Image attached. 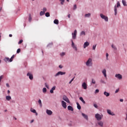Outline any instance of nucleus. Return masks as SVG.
Masks as SVG:
<instances>
[{
    "label": "nucleus",
    "mask_w": 127,
    "mask_h": 127,
    "mask_svg": "<svg viewBox=\"0 0 127 127\" xmlns=\"http://www.w3.org/2000/svg\"><path fill=\"white\" fill-rule=\"evenodd\" d=\"M72 35L73 39H76V37L77 36V32L72 33Z\"/></svg>",
    "instance_id": "f3484780"
},
{
    "label": "nucleus",
    "mask_w": 127,
    "mask_h": 127,
    "mask_svg": "<svg viewBox=\"0 0 127 127\" xmlns=\"http://www.w3.org/2000/svg\"><path fill=\"white\" fill-rule=\"evenodd\" d=\"M81 115H82V117H83V118L84 119H85V120H88V116L87 115H86L84 113H82Z\"/></svg>",
    "instance_id": "a211bd4d"
},
{
    "label": "nucleus",
    "mask_w": 127,
    "mask_h": 127,
    "mask_svg": "<svg viewBox=\"0 0 127 127\" xmlns=\"http://www.w3.org/2000/svg\"><path fill=\"white\" fill-rule=\"evenodd\" d=\"M9 37H12V34H9Z\"/></svg>",
    "instance_id": "bf43d9fd"
},
{
    "label": "nucleus",
    "mask_w": 127,
    "mask_h": 127,
    "mask_svg": "<svg viewBox=\"0 0 127 127\" xmlns=\"http://www.w3.org/2000/svg\"><path fill=\"white\" fill-rule=\"evenodd\" d=\"M122 3L124 6H127V2L125 0H122Z\"/></svg>",
    "instance_id": "b1692460"
},
{
    "label": "nucleus",
    "mask_w": 127,
    "mask_h": 127,
    "mask_svg": "<svg viewBox=\"0 0 127 127\" xmlns=\"http://www.w3.org/2000/svg\"><path fill=\"white\" fill-rule=\"evenodd\" d=\"M119 6H121V4L120 3V1H118L117 5L114 6L115 15L118 14V8H117V7H119Z\"/></svg>",
    "instance_id": "f257e3e1"
},
{
    "label": "nucleus",
    "mask_w": 127,
    "mask_h": 127,
    "mask_svg": "<svg viewBox=\"0 0 127 127\" xmlns=\"http://www.w3.org/2000/svg\"><path fill=\"white\" fill-rule=\"evenodd\" d=\"M20 53V49H18L17 50V53Z\"/></svg>",
    "instance_id": "79ce46f5"
},
{
    "label": "nucleus",
    "mask_w": 127,
    "mask_h": 127,
    "mask_svg": "<svg viewBox=\"0 0 127 127\" xmlns=\"http://www.w3.org/2000/svg\"><path fill=\"white\" fill-rule=\"evenodd\" d=\"M90 45V43L88 42H86L84 43L83 45V48H86V47H88Z\"/></svg>",
    "instance_id": "ddd939ff"
},
{
    "label": "nucleus",
    "mask_w": 127,
    "mask_h": 127,
    "mask_svg": "<svg viewBox=\"0 0 127 127\" xmlns=\"http://www.w3.org/2000/svg\"><path fill=\"white\" fill-rule=\"evenodd\" d=\"M59 68H60V69H62V68H63V66H62V65H60Z\"/></svg>",
    "instance_id": "603ef678"
},
{
    "label": "nucleus",
    "mask_w": 127,
    "mask_h": 127,
    "mask_svg": "<svg viewBox=\"0 0 127 127\" xmlns=\"http://www.w3.org/2000/svg\"><path fill=\"white\" fill-rule=\"evenodd\" d=\"M47 91V89H46V88H44L43 89V92L44 93H46Z\"/></svg>",
    "instance_id": "c9c22d12"
},
{
    "label": "nucleus",
    "mask_w": 127,
    "mask_h": 127,
    "mask_svg": "<svg viewBox=\"0 0 127 127\" xmlns=\"http://www.w3.org/2000/svg\"><path fill=\"white\" fill-rule=\"evenodd\" d=\"M99 89H96V90H95V94H97V93H99Z\"/></svg>",
    "instance_id": "37998d69"
},
{
    "label": "nucleus",
    "mask_w": 127,
    "mask_h": 127,
    "mask_svg": "<svg viewBox=\"0 0 127 127\" xmlns=\"http://www.w3.org/2000/svg\"><path fill=\"white\" fill-rule=\"evenodd\" d=\"M102 74L104 75L105 78H107V70L106 69H104L102 70Z\"/></svg>",
    "instance_id": "9d476101"
},
{
    "label": "nucleus",
    "mask_w": 127,
    "mask_h": 127,
    "mask_svg": "<svg viewBox=\"0 0 127 127\" xmlns=\"http://www.w3.org/2000/svg\"><path fill=\"white\" fill-rule=\"evenodd\" d=\"M120 91V89H117L116 91H115V93L117 94V93H119V91Z\"/></svg>",
    "instance_id": "49530a36"
},
{
    "label": "nucleus",
    "mask_w": 127,
    "mask_h": 127,
    "mask_svg": "<svg viewBox=\"0 0 127 127\" xmlns=\"http://www.w3.org/2000/svg\"><path fill=\"white\" fill-rule=\"evenodd\" d=\"M65 55V53H62L61 54V56H64Z\"/></svg>",
    "instance_id": "09e8293b"
},
{
    "label": "nucleus",
    "mask_w": 127,
    "mask_h": 127,
    "mask_svg": "<svg viewBox=\"0 0 127 127\" xmlns=\"http://www.w3.org/2000/svg\"><path fill=\"white\" fill-rule=\"evenodd\" d=\"M67 109L68 111H71V112H73V111H74V109L73 108V107L70 105L67 106Z\"/></svg>",
    "instance_id": "dca6fc26"
},
{
    "label": "nucleus",
    "mask_w": 127,
    "mask_h": 127,
    "mask_svg": "<svg viewBox=\"0 0 127 127\" xmlns=\"http://www.w3.org/2000/svg\"><path fill=\"white\" fill-rule=\"evenodd\" d=\"M46 113L47 114V115H48L49 116H51V115H52V114H53V112L52 111H51V110H46Z\"/></svg>",
    "instance_id": "f8f14e48"
},
{
    "label": "nucleus",
    "mask_w": 127,
    "mask_h": 127,
    "mask_svg": "<svg viewBox=\"0 0 127 127\" xmlns=\"http://www.w3.org/2000/svg\"><path fill=\"white\" fill-rule=\"evenodd\" d=\"M13 58H14V55H13L10 58V60H9V62H12V59H13Z\"/></svg>",
    "instance_id": "2f4dec72"
},
{
    "label": "nucleus",
    "mask_w": 127,
    "mask_h": 127,
    "mask_svg": "<svg viewBox=\"0 0 127 127\" xmlns=\"http://www.w3.org/2000/svg\"><path fill=\"white\" fill-rule=\"evenodd\" d=\"M71 83H72V81L70 80V81L69 82V84H71Z\"/></svg>",
    "instance_id": "0e129e2a"
},
{
    "label": "nucleus",
    "mask_w": 127,
    "mask_h": 127,
    "mask_svg": "<svg viewBox=\"0 0 127 127\" xmlns=\"http://www.w3.org/2000/svg\"><path fill=\"white\" fill-rule=\"evenodd\" d=\"M9 93H10V91L9 90L7 91V94H9Z\"/></svg>",
    "instance_id": "680f3d73"
},
{
    "label": "nucleus",
    "mask_w": 127,
    "mask_h": 127,
    "mask_svg": "<svg viewBox=\"0 0 127 127\" xmlns=\"http://www.w3.org/2000/svg\"><path fill=\"white\" fill-rule=\"evenodd\" d=\"M50 93H51V94H53V93H54V90H53L52 89H51V90H50Z\"/></svg>",
    "instance_id": "8fccbe9b"
},
{
    "label": "nucleus",
    "mask_w": 127,
    "mask_h": 127,
    "mask_svg": "<svg viewBox=\"0 0 127 127\" xmlns=\"http://www.w3.org/2000/svg\"><path fill=\"white\" fill-rule=\"evenodd\" d=\"M85 35V32H81L80 34V35Z\"/></svg>",
    "instance_id": "3c124183"
},
{
    "label": "nucleus",
    "mask_w": 127,
    "mask_h": 127,
    "mask_svg": "<svg viewBox=\"0 0 127 127\" xmlns=\"http://www.w3.org/2000/svg\"><path fill=\"white\" fill-rule=\"evenodd\" d=\"M100 16L102 19H104L105 21H109V18H108L107 16H105L103 14H100Z\"/></svg>",
    "instance_id": "20e7f679"
},
{
    "label": "nucleus",
    "mask_w": 127,
    "mask_h": 127,
    "mask_svg": "<svg viewBox=\"0 0 127 127\" xmlns=\"http://www.w3.org/2000/svg\"><path fill=\"white\" fill-rule=\"evenodd\" d=\"M116 78H118L119 80L123 79V76L121 74H117L115 75Z\"/></svg>",
    "instance_id": "6e6552de"
},
{
    "label": "nucleus",
    "mask_w": 127,
    "mask_h": 127,
    "mask_svg": "<svg viewBox=\"0 0 127 127\" xmlns=\"http://www.w3.org/2000/svg\"><path fill=\"white\" fill-rule=\"evenodd\" d=\"M61 1V4L63 5L64 4V2H65V0H60Z\"/></svg>",
    "instance_id": "72a5a7b5"
},
{
    "label": "nucleus",
    "mask_w": 127,
    "mask_h": 127,
    "mask_svg": "<svg viewBox=\"0 0 127 127\" xmlns=\"http://www.w3.org/2000/svg\"><path fill=\"white\" fill-rule=\"evenodd\" d=\"M45 87H46V88H47V89H49V86L47 84V83H45Z\"/></svg>",
    "instance_id": "58836bf2"
},
{
    "label": "nucleus",
    "mask_w": 127,
    "mask_h": 127,
    "mask_svg": "<svg viewBox=\"0 0 127 127\" xmlns=\"http://www.w3.org/2000/svg\"><path fill=\"white\" fill-rule=\"evenodd\" d=\"M92 59L89 58L86 63V66H87L88 67L92 66L93 65V63H92Z\"/></svg>",
    "instance_id": "f03ea898"
},
{
    "label": "nucleus",
    "mask_w": 127,
    "mask_h": 127,
    "mask_svg": "<svg viewBox=\"0 0 127 127\" xmlns=\"http://www.w3.org/2000/svg\"><path fill=\"white\" fill-rule=\"evenodd\" d=\"M97 46V45H93V50H96V47Z\"/></svg>",
    "instance_id": "4c0bfd02"
},
{
    "label": "nucleus",
    "mask_w": 127,
    "mask_h": 127,
    "mask_svg": "<svg viewBox=\"0 0 127 127\" xmlns=\"http://www.w3.org/2000/svg\"><path fill=\"white\" fill-rule=\"evenodd\" d=\"M66 74L65 72L59 71L57 74L55 75V77H57L59 75H65Z\"/></svg>",
    "instance_id": "423d86ee"
},
{
    "label": "nucleus",
    "mask_w": 127,
    "mask_h": 127,
    "mask_svg": "<svg viewBox=\"0 0 127 127\" xmlns=\"http://www.w3.org/2000/svg\"><path fill=\"white\" fill-rule=\"evenodd\" d=\"M74 32H77V30H74Z\"/></svg>",
    "instance_id": "69168bd1"
},
{
    "label": "nucleus",
    "mask_w": 127,
    "mask_h": 127,
    "mask_svg": "<svg viewBox=\"0 0 127 127\" xmlns=\"http://www.w3.org/2000/svg\"><path fill=\"white\" fill-rule=\"evenodd\" d=\"M35 114H36V116H37L38 115V114H37V112Z\"/></svg>",
    "instance_id": "338daca9"
},
{
    "label": "nucleus",
    "mask_w": 127,
    "mask_h": 127,
    "mask_svg": "<svg viewBox=\"0 0 127 127\" xmlns=\"http://www.w3.org/2000/svg\"><path fill=\"white\" fill-rule=\"evenodd\" d=\"M79 100L81 101L83 104H86V102H85V100H84V99H83V97H80Z\"/></svg>",
    "instance_id": "4be33fe9"
},
{
    "label": "nucleus",
    "mask_w": 127,
    "mask_h": 127,
    "mask_svg": "<svg viewBox=\"0 0 127 127\" xmlns=\"http://www.w3.org/2000/svg\"><path fill=\"white\" fill-rule=\"evenodd\" d=\"M68 18H70V14H69L68 15Z\"/></svg>",
    "instance_id": "e2e57ef3"
},
{
    "label": "nucleus",
    "mask_w": 127,
    "mask_h": 127,
    "mask_svg": "<svg viewBox=\"0 0 127 127\" xmlns=\"http://www.w3.org/2000/svg\"><path fill=\"white\" fill-rule=\"evenodd\" d=\"M54 23H55V24H59V20H58V19H55L54 21Z\"/></svg>",
    "instance_id": "aec40b11"
},
{
    "label": "nucleus",
    "mask_w": 127,
    "mask_h": 127,
    "mask_svg": "<svg viewBox=\"0 0 127 127\" xmlns=\"http://www.w3.org/2000/svg\"><path fill=\"white\" fill-rule=\"evenodd\" d=\"M22 42H23V40H21L19 41L18 42V44H21L22 43Z\"/></svg>",
    "instance_id": "ea45409f"
},
{
    "label": "nucleus",
    "mask_w": 127,
    "mask_h": 127,
    "mask_svg": "<svg viewBox=\"0 0 127 127\" xmlns=\"http://www.w3.org/2000/svg\"><path fill=\"white\" fill-rule=\"evenodd\" d=\"M82 87L84 90H87V83H86V82H83L82 84Z\"/></svg>",
    "instance_id": "9b49d317"
},
{
    "label": "nucleus",
    "mask_w": 127,
    "mask_h": 127,
    "mask_svg": "<svg viewBox=\"0 0 127 127\" xmlns=\"http://www.w3.org/2000/svg\"><path fill=\"white\" fill-rule=\"evenodd\" d=\"M62 106L64 109H66L67 108V103L64 101H62Z\"/></svg>",
    "instance_id": "0eeeda50"
},
{
    "label": "nucleus",
    "mask_w": 127,
    "mask_h": 127,
    "mask_svg": "<svg viewBox=\"0 0 127 127\" xmlns=\"http://www.w3.org/2000/svg\"><path fill=\"white\" fill-rule=\"evenodd\" d=\"M76 105H77V108L78 110H80L81 109V106L80 105V104H79V103L77 102L76 103Z\"/></svg>",
    "instance_id": "393cba45"
},
{
    "label": "nucleus",
    "mask_w": 127,
    "mask_h": 127,
    "mask_svg": "<svg viewBox=\"0 0 127 127\" xmlns=\"http://www.w3.org/2000/svg\"><path fill=\"white\" fill-rule=\"evenodd\" d=\"M111 47L114 49V50H117V47H116V46L114 45H112Z\"/></svg>",
    "instance_id": "7c9ffc66"
},
{
    "label": "nucleus",
    "mask_w": 127,
    "mask_h": 127,
    "mask_svg": "<svg viewBox=\"0 0 127 127\" xmlns=\"http://www.w3.org/2000/svg\"><path fill=\"white\" fill-rule=\"evenodd\" d=\"M30 111L32 113H33L34 114H36V110H35V109L31 108Z\"/></svg>",
    "instance_id": "a878e982"
},
{
    "label": "nucleus",
    "mask_w": 127,
    "mask_h": 127,
    "mask_svg": "<svg viewBox=\"0 0 127 127\" xmlns=\"http://www.w3.org/2000/svg\"><path fill=\"white\" fill-rule=\"evenodd\" d=\"M27 76H29V78L30 80H32L33 79V75L29 72L27 74Z\"/></svg>",
    "instance_id": "4468645a"
},
{
    "label": "nucleus",
    "mask_w": 127,
    "mask_h": 127,
    "mask_svg": "<svg viewBox=\"0 0 127 127\" xmlns=\"http://www.w3.org/2000/svg\"><path fill=\"white\" fill-rule=\"evenodd\" d=\"M107 113L111 116H115V114L113 112L112 113V111L110 110H107Z\"/></svg>",
    "instance_id": "2eb2a0df"
},
{
    "label": "nucleus",
    "mask_w": 127,
    "mask_h": 127,
    "mask_svg": "<svg viewBox=\"0 0 127 127\" xmlns=\"http://www.w3.org/2000/svg\"><path fill=\"white\" fill-rule=\"evenodd\" d=\"M6 100H7V101H10V100H11V97L9 96H6Z\"/></svg>",
    "instance_id": "5701e85b"
},
{
    "label": "nucleus",
    "mask_w": 127,
    "mask_h": 127,
    "mask_svg": "<svg viewBox=\"0 0 127 127\" xmlns=\"http://www.w3.org/2000/svg\"><path fill=\"white\" fill-rule=\"evenodd\" d=\"M92 84H96V81H95V80L94 79H92Z\"/></svg>",
    "instance_id": "a19ab883"
},
{
    "label": "nucleus",
    "mask_w": 127,
    "mask_h": 127,
    "mask_svg": "<svg viewBox=\"0 0 127 127\" xmlns=\"http://www.w3.org/2000/svg\"><path fill=\"white\" fill-rule=\"evenodd\" d=\"M33 122H34V120H31V124H32V123H33Z\"/></svg>",
    "instance_id": "13d9d810"
},
{
    "label": "nucleus",
    "mask_w": 127,
    "mask_h": 127,
    "mask_svg": "<svg viewBox=\"0 0 127 127\" xmlns=\"http://www.w3.org/2000/svg\"><path fill=\"white\" fill-rule=\"evenodd\" d=\"M45 16H46V17H49V16H50V13L47 12L45 13Z\"/></svg>",
    "instance_id": "cd10ccee"
},
{
    "label": "nucleus",
    "mask_w": 127,
    "mask_h": 127,
    "mask_svg": "<svg viewBox=\"0 0 127 127\" xmlns=\"http://www.w3.org/2000/svg\"><path fill=\"white\" fill-rule=\"evenodd\" d=\"M73 8L74 9H76V8H77V5L74 4L73 6Z\"/></svg>",
    "instance_id": "a18cd8bd"
},
{
    "label": "nucleus",
    "mask_w": 127,
    "mask_h": 127,
    "mask_svg": "<svg viewBox=\"0 0 127 127\" xmlns=\"http://www.w3.org/2000/svg\"><path fill=\"white\" fill-rule=\"evenodd\" d=\"M91 16V13H89L85 15V17H90Z\"/></svg>",
    "instance_id": "c756f323"
},
{
    "label": "nucleus",
    "mask_w": 127,
    "mask_h": 127,
    "mask_svg": "<svg viewBox=\"0 0 127 127\" xmlns=\"http://www.w3.org/2000/svg\"><path fill=\"white\" fill-rule=\"evenodd\" d=\"M38 103L40 105V106L42 107V102H41V100L39 99L38 101Z\"/></svg>",
    "instance_id": "bb28decb"
},
{
    "label": "nucleus",
    "mask_w": 127,
    "mask_h": 127,
    "mask_svg": "<svg viewBox=\"0 0 127 127\" xmlns=\"http://www.w3.org/2000/svg\"><path fill=\"white\" fill-rule=\"evenodd\" d=\"M71 47H72V48L73 49H74V50H75V51H77V47H76V46H75V44H74V42H73V41H71Z\"/></svg>",
    "instance_id": "1a4fd4ad"
},
{
    "label": "nucleus",
    "mask_w": 127,
    "mask_h": 127,
    "mask_svg": "<svg viewBox=\"0 0 127 127\" xmlns=\"http://www.w3.org/2000/svg\"><path fill=\"white\" fill-rule=\"evenodd\" d=\"M74 79H75V77H73L70 81H71V82H73V81L74 80Z\"/></svg>",
    "instance_id": "4d7b16f0"
},
{
    "label": "nucleus",
    "mask_w": 127,
    "mask_h": 127,
    "mask_svg": "<svg viewBox=\"0 0 127 127\" xmlns=\"http://www.w3.org/2000/svg\"><path fill=\"white\" fill-rule=\"evenodd\" d=\"M98 124L100 127H103V126H104V123L102 121L98 122Z\"/></svg>",
    "instance_id": "412c9836"
},
{
    "label": "nucleus",
    "mask_w": 127,
    "mask_h": 127,
    "mask_svg": "<svg viewBox=\"0 0 127 127\" xmlns=\"http://www.w3.org/2000/svg\"><path fill=\"white\" fill-rule=\"evenodd\" d=\"M63 100H64V101H65V102H66V103H70V101L69 100V99H68V97H67V96H66V95H64L63 96Z\"/></svg>",
    "instance_id": "39448f33"
},
{
    "label": "nucleus",
    "mask_w": 127,
    "mask_h": 127,
    "mask_svg": "<svg viewBox=\"0 0 127 127\" xmlns=\"http://www.w3.org/2000/svg\"><path fill=\"white\" fill-rule=\"evenodd\" d=\"M44 14H45V13L43 11H41L40 12V15L41 16H42V15H44Z\"/></svg>",
    "instance_id": "c85d7f7f"
},
{
    "label": "nucleus",
    "mask_w": 127,
    "mask_h": 127,
    "mask_svg": "<svg viewBox=\"0 0 127 127\" xmlns=\"http://www.w3.org/2000/svg\"><path fill=\"white\" fill-rule=\"evenodd\" d=\"M31 19H32L31 17V16H29V21H31Z\"/></svg>",
    "instance_id": "864d4df0"
},
{
    "label": "nucleus",
    "mask_w": 127,
    "mask_h": 127,
    "mask_svg": "<svg viewBox=\"0 0 127 127\" xmlns=\"http://www.w3.org/2000/svg\"><path fill=\"white\" fill-rule=\"evenodd\" d=\"M120 102H124V99H120Z\"/></svg>",
    "instance_id": "052dcab7"
},
{
    "label": "nucleus",
    "mask_w": 127,
    "mask_h": 127,
    "mask_svg": "<svg viewBox=\"0 0 127 127\" xmlns=\"http://www.w3.org/2000/svg\"><path fill=\"white\" fill-rule=\"evenodd\" d=\"M6 86L7 88H9V84H8V83H6Z\"/></svg>",
    "instance_id": "5fc2aeb1"
},
{
    "label": "nucleus",
    "mask_w": 127,
    "mask_h": 127,
    "mask_svg": "<svg viewBox=\"0 0 127 127\" xmlns=\"http://www.w3.org/2000/svg\"><path fill=\"white\" fill-rule=\"evenodd\" d=\"M2 79H3V75H2L0 76V82L1 81Z\"/></svg>",
    "instance_id": "e433bc0d"
},
{
    "label": "nucleus",
    "mask_w": 127,
    "mask_h": 127,
    "mask_svg": "<svg viewBox=\"0 0 127 127\" xmlns=\"http://www.w3.org/2000/svg\"><path fill=\"white\" fill-rule=\"evenodd\" d=\"M9 59L8 58H5L4 59V61H5V62H9Z\"/></svg>",
    "instance_id": "473e14b6"
},
{
    "label": "nucleus",
    "mask_w": 127,
    "mask_h": 127,
    "mask_svg": "<svg viewBox=\"0 0 127 127\" xmlns=\"http://www.w3.org/2000/svg\"><path fill=\"white\" fill-rule=\"evenodd\" d=\"M43 11L45 13L46 11H47V8H46V7H44L43 9Z\"/></svg>",
    "instance_id": "f704fd0d"
},
{
    "label": "nucleus",
    "mask_w": 127,
    "mask_h": 127,
    "mask_svg": "<svg viewBox=\"0 0 127 127\" xmlns=\"http://www.w3.org/2000/svg\"><path fill=\"white\" fill-rule=\"evenodd\" d=\"M0 11H1V7L0 8Z\"/></svg>",
    "instance_id": "774afa93"
},
{
    "label": "nucleus",
    "mask_w": 127,
    "mask_h": 127,
    "mask_svg": "<svg viewBox=\"0 0 127 127\" xmlns=\"http://www.w3.org/2000/svg\"><path fill=\"white\" fill-rule=\"evenodd\" d=\"M55 89H56V86H53L51 89L53 90V91H54V90H55Z\"/></svg>",
    "instance_id": "c03bdc74"
},
{
    "label": "nucleus",
    "mask_w": 127,
    "mask_h": 127,
    "mask_svg": "<svg viewBox=\"0 0 127 127\" xmlns=\"http://www.w3.org/2000/svg\"><path fill=\"white\" fill-rule=\"evenodd\" d=\"M94 107L97 109V108H98V105L96 104H94Z\"/></svg>",
    "instance_id": "de8ad7c7"
},
{
    "label": "nucleus",
    "mask_w": 127,
    "mask_h": 127,
    "mask_svg": "<svg viewBox=\"0 0 127 127\" xmlns=\"http://www.w3.org/2000/svg\"><path fill=\"white\" fill-rule=\"evenodd\" d=\"M95 118L97 121H101L103 118V115H101L99 114H95Z\"/></svg>",
    "instance_id": "7ed1b4c3"
},
{
    "label": "nucleus",
    "mask_w": 127,
    "mask_h": 127,
    "mask_svg": "<svg viewBox=\"0 0 127 127\" xmlns=\"http://www.w3.org/2000/svg\"><path fill=\"white\" fill-rule=\"evenodd\" d=\"M109 57V54L107 53L106 54V57H107V60H108V57Z\"/></svg>",
    "instance_id": "6e6d98bb"
},
{
    "label": "nucleus",
    "mask_w": 127,
    "mask_h": 127,
    "mask_svg": "<svg viewBox=\"0 0 127 127\" xmlns=\"http://www.w3.org/2000/svg\"><path fill=\"white\" fill-rule=\"evenodd\" d=\"M104 95L106 96V97H109L110 96V93L107 92V91H105L104 92Z\"/></svg>",
    "instance_id": "6ab92c4d"
}]
</instances>
